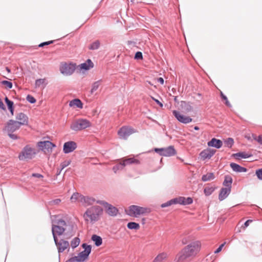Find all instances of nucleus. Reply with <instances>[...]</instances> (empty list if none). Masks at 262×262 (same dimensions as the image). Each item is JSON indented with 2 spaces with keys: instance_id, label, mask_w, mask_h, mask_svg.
Listing matches in <instances>:
<instances>
[{
  "instance_id": "nucleus-52",
  "label": "nucleus",
  "mask_w": 262,
  "mask_h": 262,
  "mask_svg": "<svg viewBox=\"0 0 262 262\" xmlns=\"http://www.w3.org/2000/svg\"><path fill=\"white\" fill-rule=\"evenodd\" d=\"M226 243H224L223 244H221L219 247H218L216 250L214 251V253H218L219 252H220L223 248V247L224 246V245H225Z\"/></svg>"
},
{
  "instance_id": "nucleus-13",
  "label": "nucleus",
  "mask_w": 262,
  "mask_h": 262,
  "mask_svg": "<svg viewBox=\"0 0 262 262\" xmlns=\"http://www.w3.org/2000/svg\"><path fill=\"white\" fill-rule=\"evenodd\" d=\"M82 247L84 249V250L80 252L77 256L83 262L88 258L89 254L91 253L92 247L86 243L82 244Z\"/></svg>"
},
{
  "instance_id": "nucleus-64",
  "label": "nucleus",
  "mask_w": 262,
  "mask_h": 262,
  "mask_svg": "<svg viewBox=\"0 0 262 262\" xmlns=\"http://www.w3.org/2000/svg\"><path fill=\"white\" fill-rule=\"evenodd\" d=\"M6 71H7L8 73H10V72H11V70H10L8 67H6Z\"/></svg>"
},
{
  "instance_id": "nucleus-31",
  "label": "nucleus",
  "mask_w": 262,
  "mask_h": 262,
  "mask_svg": "<svg viewBox=\"0 0 262 262\" xmlns=\"http://www.w3.org/2000/svg\"><path fill=\"white\" fill-rule=\"evenodd\" d=\"M127 227L129 229L138 230L140 228V225L136 222H130L128 223Z\"/></svg>"
},
{
  "instance_id": "nucleus-35",
  "label": "nucleus",
  "mask_w": 262,
  "mask_h": 262,
  "mask_svg": "<svg viewBox=\"0 0 262 262\" xmlns=\"http://www.w3.org/2000/svg\"><path fill=\"white\" fill-rule=\"evenodd\" d=\"M184 200V197L180 196L178 198H176L173 199H171V200L172 203V204H179L180 205H183Z\"/></svg>"
},
{
  "instance_id": "nucleus-18",
  "label": "nucleus",
  "mask_w": 262,
  "mask_h": 262,
  "mask_svg": "<svg viewBox=\"0 0 262 262\" xmlns=\"http://www.w3.org/2000/svg\"><path fill=\"white\" fill-rule=\"evenodd\" d=\"M96 200L95 198L89 196H84L82 195L80 198V202L83 206H87L93 205ZM97 201H96L97 202Z\"/></svg>"
},
{
  "instance_id": "nucleus-25",
  "label": "nucleus",
  "mask_w": 262,
  "mask_h": 262,
  "mask_svg": "<svg viewBox=\"0 0 262 262\" xmlns=\"http://www.w3.org/2000/svg\"><path fill=\"white\" fill-rule=\"evenodd\" d=\"M232 183V178L230 176H226L225 177V179L223 182V185L226 186L225 188L229 187L230 189H231Z\"/></svg>"
},
{
  "instance_id": "nucleus-4",
  "label": "nucleus",
  "mask_w": 262,
  "mask_h": 262,
  "mask_svg": "<svg viewBox=\"0 0 262 262\" xmlns=\"http://www.w3.org/2000/svg\"><path fill=\"white\" fill-rule=\"evenodd\" d=\"M36 154L37 150L35 148L32 147L29 145H27L19 153L18 158L20 161H27L34 158Z\"/></svg>"
},
{
  "instance_id": "nucleus-15",
  "label": "nucleus",
  "mask_w": 262,
  "mask_h": 262,
  "mask_svg": "<svg viewBox=\"0 0 262 262\" xmlns=\"http://www.w3.org/2000/svg\"><path fill=\"white\" fill-rule=\"evenodd\" d=\"M37 145L41 150H47L48 151L52 150V148L55 146V144L49 141H40L38 142Z\"/></svg>"
},
{
  "instance_id": "nucleus-9",
  "label": "nucleus",
  "mask_w": 262,
  "mask_h": 262,
  "mask_svg": "<svg viewBox=\"0 0 262 262\" xmlns=\"http://www.w3.org/2000/svg\"><path fill=\"white\" fill-rule=\"evenodd\" d=\"M55 244L58 249L59 253L63 252L66 249L70 247L69 243L63 239L59 240L57 235H53Z\"/></svg>"
},
{
  "instance_id": "nucleus-34",
  "label": "nucleus",
  "mask_w": 262,
  "mask_h": 262,
  "mask_svg": "<svg viewBox=\"0 0 262 262\" xmlns=\"http://www.w3.org/2000/svg\"><path fill=\"white\" fill-rule=\"evenodd\" d=\"M100 45V41L99 40H96L90 45L89 49L92 50H97L99 48Z\"/></svg>"
},
{
  "instance_id": "nucleus-49",
  "label": "nucleus",
  "mask_w": 262,
  "mask_h": 262,
  "mask_svg": "<svg viewBox=\"0 0 262 262\" xmlns=\"http://www.w3.org/2000/svg\"><path fill=\"white\" fill-rule=\"evenodd\" d=\"M135 59H142L143 58V55L142 52L138 51L137 52L135 55Z\"/></svg>"
},
{
  "instance_id": "nucleus-19",
  "label": "nucleus",
  "mask_w": 262,
  "mask_h": 262,
  "mask_svg": "<svg viewBox=\"0 0 262 262\" xmlns=\"http://www.w3.org/2000/svg\"><path fill=\"white\" fill-rule=\"evenodd\" d=\"M16 119L18 123H20L21 125H27L28 123V118L26 115L23 113L18 114L16 116Z\"/></svg>"
},
{
  "instance_id": "nucleus-10",
  "label": "nucleus",
  "mask_w": 262,
  "mask_h": 262,
  "mask_svg": "<svg viewBox=\"0 0 262 262\" xmlns=\"http://www.w3.org/2000/svg\"><path fill=\"white\" fill-rule=\"evenodd\" d=\"M136 132H137V130L133 127L124 126L118 130V134L121 138L126 140L130 135Z\"/></svg>"
},
{
  "instance_id": "nucleus-6",
  "label": "nucleus",
  "mask_w": 262,
  "mask_h": 262,
  "mask_svg": "<svg viewBox=\"0 0 262 262\" xmlns=\"http://www.w3.org/2000/svg\"><path fill=\"white\" fill-rule=\"evenodd\" d=\"M147 208L140 207L137 205H131L129 207L126 213L130 216L137 217L148 212Z\"/></svg>"
},
{
  "instance_id": "nucleus-58",
  "label": "nucleus",
  "mask_w": 262,
  "mask_h": 262,
  "mask_svg": "<svg viewBox=\"0 0 262 262\" xmlns=\"http://www.w3.org/2000/svg\"><path fill=\"white\" fill-rule=\"evenodd\" d=\"M257 142L260 143L262 144V136H259L257 138V139H255Z\"/></svg>"
},
{
  "instance_id": "nucleus-61",
  "label": "nucleus",
  "mask_w": 262,
  "mask_h": 262,
  "mask_svg": "<svg viewBox=\"0 0 262 262\" xmlns=\"http://www.w3.org/2000/svg\"><path fill=\"white\" fill-rule=\"evenodd\" d=\"M154 100L155 101V102L158 104H159L161 107H162L163 106V104L160 102L157 99H154Z\"/></svg>"
},
{
  "instance_id": "nucleus-54",
  "label": "nucleus",
  "mask_w": 262,
  "mask_h": 262,
  "mask_svg": "<svg viewBox=\"0 0 262 262\" xmlns=\"http://www.w3.org/2000/svg\"><path fill=\"white\" fill-rule=\"evenodd\" d=\"M13 133H8V136L11 138V139L13 140L17 139L18 138L17 135L12 134Z\"/></svg>"
},
{
  "instance_id": "nucleus-60",
  "label": "nucleus",
  "mask_w": 262,
  "mask_h": 262,
  "mask_svg": "<svg viewBox=\"0 0 262 262\" xmlns=\"http://www.w3.org/2000/svg\"><path fill=\"white\" fill-rule=\"evenodd\" d=\"M158 81L161 84L164 83V79L162 77H160L158 79Z\"/></svg>"
},
{
  "instance_id": "nucleus-12",
  "label": "nucleus",
  "mask_w": 262,
  "mask_h": 262,
  "mask_svg": "<svg viewBox=\"0 0 262 262\" xmlns=\"http://www.w3.org/2000/svg\"><path fill=\"white\" fill-rule=\"evenodd\" d=\"M21 125L20 123H18L17 121L11 119L7 122L5 129L8 133H13L18 129Z\"/></svg>"
},
{
  "instance_id": "nucleus-3",
  "label": "nucleus",
  "mask_w": 262,
  "mask_h": 262,
  "mask_svg": "<svg viewBox=\"0 0 262 262\" xmlns=\"http://www.w3.org/2000/svg\"><path fill=\"white\" fill-rule=\"evenodd\" d=\"M102 211V208L99 206H93L86 210L83 214V217L87 221L89 219L91 222H95L99 220Z\"/></svg>"
},
{
  "instance_id": "nucleus-17",
  "label": "nucleus",
  "mask_w": 262,
  "mask_h": 262,
  "mask_svg": "<svg viewBox=\"0 0 262 262\" xmlns=\"http://www.w3.org/2000/svg\"><path fill=\"white\" fill-rule=\"evenodd\" d=\"M216 150L214 149L207 148L202 151L200 154V156L203 160L211 158L215 154Z\"/></svg>"
},
{
  "instance_id": "nucleus-7",
  "label": "nucleus",
  "mask_w": 262,
  "mask_h": 262,
  "mask_svg": "<svg viewBox=\"0 0 262 262\" xmlns=\"http://www.w3.org/2000/svg\"><path fill=\"white\" fill-rule=\"evenodd\" d=\"M154 150L160 156L164 157H171L177 154L173 146H169L165 148H155Z\"/></svg>"
},
{
  "instance_id": "nucleus-48",
  "label": "nucleus",
  "mask_w": 262,
  "mask_h": 262,
  "mask_svg": "<svg viewBox=\"0 0 262 262\" xmlns=\"http://www.w3.org/2000/svg\"><path fill=\"white\" fill-rule=\"evenodd\" d=\"M45 79H38L35 81V85L36 87H39L41 84L45 82Z\"/></svg>"
},
{
  "instance_id": "nucleus-28",
  "label": "nucleus",
  "mask_w": 262,
  "mask_h": 262,
  "mask_svg": "<svg viewBox=\"0 0 262 262\" xmlns=\"http://www.w3.org/2000/svg\"><path fill=\"white\" fill-rule=\"evenodd\" d=\"M181 106L186 112H189L192 110V107L186 101L181 102Z\"/></svg>"
},
{
  "instance_id": "nucleus-27",
  "label": "nucleus",
  "mask_w": 262,
  "mask_h": 262,
  "mask_svg": "<svg viewBox=\"0 0 262 262\" xmlns=\"http://www.w3.org/2000/svg\"><path fill=\"white\" fill-rule=\"evenodd\" d=\"M214 179V176L213 173L210 172L206 174H204L202 177V180L204 182L212 180Z\"/></svg>"
},
{
  "instance_id": "nucleus-8",
  "label": "nucleus",
  "mask_w": 262,
  "mask_h": 262,
  "mask_svg": "<svg viewBox=\"0 0 262 262\" xmlns=\"http://www.w3.org/2000/svg\"><path fill=\"white\" fill-rule=\"evenodd\" d=\"M96 203L97 204H100L104 206L106 212L110 215L112 216H115L118 213L119 210L118 209L113 206V205L108 204L106 202L104 201L98 200Z\"/></svg>"
},
{
  "instance_id": "nucleus-2",
  "label": "nucleus",
  "mask_w": 262,
  "mask_h": 262,
  "mask_svg": "<svg viewBox=\"0 0 262 262\" xmlns=\"http://www.w3.org/2000/svg\"><path fill=\"white\" fill-rule=\"evenodd\" d=\"M201 243L199 241H194L183 248L176 256V262H182L186 258L195 256L200 251Z\"/></svg>"
},
{
  "instance_id": "nucleus-46",
  "label": "nucleus",
  "mask_w": 262,
  "mask_h": 262,
  "mask_svg": "<svg viewBox=\"0 0 262 262\" xmlns=\"http://www.w3.org/2000/svg\"><path fill=\"white\" fill-rule=\"evenodd\" d=\"M27 100L31 103H34L36 102V99L32 96L28 95L26 97Z\"/></svg>"
},
{
  "instance_id": "nucleus-44",
  "label": "nucleus",
  "mask_w": 262,
  "mask_h": 262,
  "mask_svg": "<svg viewBox=\"0 0 262 262\" xmlns=\"http://www.w3.org/2000/svg\"><path fill=\"white\" fill-rule=\"evenodd\" d=\"M193 202L192 199L190 197H188L187 198H185L184 197V200H183V205H190L192 204Z\"/></svg>"
},
{
  "instance_id": "nucleus-36",
  "label": "nucleus",
  "mask_w": 262,
  "mask_h": 262,
  "mask_svg": "<svg viewBox=\"0 0 262 262\" xmlns=\"http://www.w3.org/2000/svg\"><path fill=\"white\" fill-rule=\"evenodd\" d=\"M122 162L125 163V165H126L132 163H139V161L133 158H130L124 160Z\"/></svg>"
},
{
  "instance_id": "nucleus-32",
  "label": "nucleus",
  "mask_w": 262,
  "mask_h": 262,
  "mask_svg": "<svg viewBox=\"0 0 262 262\" xmlns=\"http://www.w3.org/2000/svg\"><path fill=\"white\" fill-rule=\"evenodd\" d=\"M125 166V163L120 162L113 167V170L116 173L118 170H122Z\"/></svg>"
},
{
  "instance_id": "nucleus-30",
  "label": "nucleus",
  "mask_w": 262,
  "mask_h": 262,
  "mask_svg": "<svg viewBox=\"0 0 262 262\" xmlns=\"http://www.w3.org/2000/svg\"><path fill=\"white\" fill-rule=\"evenodd\" d=\"M166 257V254L162 253L157 255L154 259L153 262H162Z\"/></svg>"
},
{
  "instance_id": "nucleus-20",
  "label": "nucleus",
  "mask_w": 262,
  "mask_h": 262,
  "mask_svg": "<svg viewBox=\"0 0 262 262\" xmlns=\"http://www.w3.org/2000/svg\"><path fill=\"white\" fill-rule=\"evenodd\" d=\"M207 144L208 146L219 149L222 146L223 142L221 140L213 138L208 142Z\"/></svg>"
},
{
  "instance_id": "nucleus-5",
  "label": "nucleus",
  "mask_w": 262,
  "mask_h": 262,
  "mask_svg": "<svg viewBox=\"0 0 262 262\" xmlns=\"http://www.w3.org/2000/svg\"><path fill=\"white\" fill-rule=\"evenodd\" d=\"M91 125V123L89 120L79 119L73 122L70 126V128L73 130L78 131L85 129L90 127Z\"/></svg>"
},
{
  "instance_id": "nucleus-24",
  "label": "nucleus",
  "mask_w": 262,
  "mask_h": 262,
  "mask_svg": "<svg viewBox=\"0 0 262 262\" xmlns=\"http://www.w3.org/2000/svg\"><path fill=\"white\" fill-rule=\"evenodd\" d=\"M69 106L70 107L76 106L78 108H82L83 107V104L81 101L79 99H74L69 102Z\"/></svg>"
},
{
  "instance_id": "nucleus-57",
  "label": "nucleus",
  "mask_w": 262,
  "mask_h": 262,
  "mask_svg": "<svg viewBox=\"0 0 262 262\" xmlns=\"http://www.w3.org/2000/svg\"><path fill=\"white\" fill-rule=\"evenodd\" d=\"M0 108L2 109L3 110H6V107H5L4 104L1 99H0Z\"/></svg>"
},
{
  "instance_id": "nucleus-39",
  "label": "nucleus",
  "mask_w": 262,
  "mask_h": 262,
  "mask_svg": "<svg viewBox=\"0 0 262 262\" xmlns=\"http://www.w3.org/2000/svg\"><path fill=\"white\" fill-rule=\"evenodd\" d=\"M100 82H101V80H98V81L95 82L93 84L92 87V89L91 90V94H93L94 92H95L97 90V89H98V88L100 85Z\"/></svg>"
},
{
  "instance_id": "nucleus-33",
  "label": "nucleus",
  "mask_w": 262,
  "mask_h": 262,
  "mask_svg": "<svg viewBox=\"0 0 262 262\" xmlns=\"http://www.w3.org/2000/svg\"><path fill=\"white\" fill-rule=\"evenodd\" d=\"M224 146L231 148L234 144V140L231 138H228L224 141Z\"/></svg>"
},
{
  "instance_id": "nucleus-51",
  "label": "nucleus",
  "mask_w": 262,
  "mask_h": 262,
  "mask_svg": "<svg viewBox=\"0 0 262 262\" xmlns=\"http://www.w3.org/2000/svg\"><path fill=\"white\" fill-rule=\"evenodd\" d=\"M171 205H173V204H172V203L171 202V200H170L167 201V202L162 204L161 206L162 208H165V207L169 206H170Z\"/></svg>"
},
{
  "instance_id": "nucleus-59",
  "label": "nucleus",
  "mask_w": 262,
  "mask_h": 262,
  "mask_svg": "<svg viewBox=\"0 0 262 262\" xmlns=\"http://www.w3.org/2000/svg\"><path fill=\"white\" fill-rule=\"evenodd\" d=\"M225 104L228 107H231V105L230 104V103L229 102V101H228V99H227V100H225Z\"/></svg>"
},
{
  "instance_id": "nucleus-62",
  "label": "nucleus",
  "mask_w": 262,
  "mask_h": 262,
  "mask_svg": "<svg viewBox=\"0 0 262 262\" xmlns=\"http://www.w3.org/2000/svg\"><path fill=\"white\" fill-rule=\"evenodd\" d=\"M9 110L10 111L11 114L12 115H13L14 114V108L13 107H12V108H8Z\"/></svg>"
},
{
  "instance_id": "nucleus-1",
  "label": "nucleus",
  "mask_w": 262,
  "mask_h": 262,
  "mask_svg": "<svg viewBox=\"0 0 262 262\" xmlns=\"http://www.w3.org/2000/svg\"><path fill=\"white\" fill-rule=\"evenodd\" d=\"M52 233L53 235H64L69 238L74 235L73 227L69 223H67L63 219H57L52 221Z\"/></svg>"
},
{
  "instance_id": "nucleus-22",
  "label": "nucleus",
  "mask_w": 262,
  "mask_h": 262,
  "mask_svg": "<svg viewBox=\"0 0 262 262\" xmlns=\"http://www.w3.org/2000/svg\"><path fill=\"white\" fill-rule=\"evenodd\" d=\"M230 166L234 171L237 172H246L245 167H242L241 166L236 163H231Z\"/></svg>"
},
{
  "instance_id": "nucleus-53",
  "label": "nucleus",
  "mask_w": 262,
  "mask_h": 262,
  "mask_svg": "<svg viewBox=\"0 0 262 262\" xmlns=\"http://www.w3.org/2000/svg\"><path fill=\"white\" fill-rule=\"evenodd\" d=\"M256 174L259 179L262 180V168L257 170Z\"/></svg>"
},
{
  "instance_id": "nucleus-41",
  "label": "nucleus",
  "mask_w": 262,
  "mask_h": 262,
  "mask_svg": "<svg viewBox=\"0 0 262 262\" xmlns=\"http://www.w3.org/2000/svg\"><path fill=\"white\" fill-rule=\"evenodd\" d=\"M214 190L213 187H207L204 188V192L206 195L208 196L213 192Z\"/></svg>"
},
{
  "instance_id": "nucleus-43",
  "label": "nucleus",
  "mask_w": 262,
  "mask_h": 262,
  "mask_svg": "<svg viewBox=\"0 0 262 262\" xmlns=\"http://www.w3.org/2000/svg\"><path fill=\"white\" fill-rule=\"evenodd\" d=\"M5 101L6 103L7 104L8 108L13 107V104H14L13 102L11 100H10L8 98V97H6L5 98Z\"/></svg>"
},
{
  "instance_id": "nucleus-11",
  "label": "nucleus",
  "mask_w": 262,
  "mask_h": 262,
  "mask_svg": "<svg viewBox=\"0 0 262 262\" xmlns=\"http://www.w3.org/2000/svg\"><path fill=\"white\" fill-rule=\"evenodd\" d=\"M76 64L74 63H64L62 64L60 68L61 73L64 75H71L75 71Z\"/></svg>"
},
{
  "instance_id": "nucleus-21",
  "label": "nucleus",
  "mask_w": 262,
  "mask_h": 262,
  "mask_svg": "<svg viewBox=\"0 0 262 262\" xmlns=\"http://www.w3.org/2000/svg\"><path fill=\"white\" fill-rule=\"evenodd\" d=\"M231 191V189L229 187L228 188H222L221 190L219 195V199L220 201H223L225 199H226L228 195L229 194Z\"/></svg>"
},
{
  "instance_id": "nucleus-40",
  "label": "nucleus",
  "mask_w": 262,
  "mask_h": 262,
  "mask_svg": "<svg viewBox=\"0 0 262 262\" xmlns=\"http://www.w3.org/2000/svg\"><path fill=\"white\" fill-rule=\"evenodd\" d=\"M61 202V200L59 199H56L55 200H52L48 202V205L49 206H53L55 205H58Z\"/></svg>"
},
{
  "instance_id": "nucleus-42",
  "label": "nucleus",
  "mask_w": 262,
  "mask_h": 262,
  "mask_svg": "<svg viewBox=\"0 0 262 262\" xmlns=\"http://www.w3.org/2000/svg\"><path fill=\"white\" fill-rule=\"evenodd\" d=\"M1 84L2 85H5L9 89H12L13 86V84L11 82L7 81V80H3L1 81Z\"/></svg>"
},
{
  "instance_id": "nucleus-45",
  "label": "nucleus",
  "mask_w": 262,
  "mask_h": 262,
  "mask_svg": "<svg viewBox=\"0 0 262 262\" xmlns=\"http://www.w3.org/2000/svg\"><path fill=\"white\" fill-rule=\"evenodd\" d=\"M66 262H82L78 256H75L68 259Z\"/></svg>"
},
{
  "instance_id": "nucleus-16",
  "label": "nucleus",
  "mask_w": 262,
  "mask_h": 262,
  "mask_svg": "<svg viewBox=\"0 0 262 262\" xmlns=\"http://www.w3.org/2000/svg\"><path fill=\"white\" fill-rule=\"evenodd\" d=\"M77 147L76 143L74 141H68L64 143L63 151L65 154L73 151Z\"/></svg>"
},
{
  "instance_id": "nucleus-55",
  "label": "nucleus",
  "mask_w": 262,
  "mask_h": 262,
  "mask_svg": "<svg viewBox=\"0 0 262 262\" xmlns=\"http://www.w3.org/2000/svg\"><path fill=\"white\" fill-rule=\"evenodd\" d=\"M32 176L33 177L38 178H42L43 177L42 174H39V173H34L32 174Z\"/></svg>"
},
{
  "instance_id": "nucleus-50",
  "label": "nucleus",
  "mask_w": 262,
  "mask_h": 262,
  "mask_svg": "<svg viewBox=\"0 0 262 262\" xmlns=\"http://www.w3.org/2000/svg\"><path fill=\"white\" fill-rule=\"evenodd\" d=\"M53 40L43 42L38 45L39 47H43L45 46L49 45L53 42Z\"/></svg>"
},
{
  "instance_id": "nucleus-56",
  "label": "nucleus",
  "mask_w": 262,
  "mask_h": 262,
  "mask_svg": "<svg viewBox=\"0 0 262 262\" xmlns=\"http://www.w3.org/2000/svg\"><path fill=\"white\" fill-rule=\"evenodd\" d=\"M220 95H221V97L222 98V99L223 100H227V97H226V96H225L222 92H221V93H220Z\"/></svg>"
},
{
  "instance_id": "nucleus-37",
  "label": "nucleus",
  "mask_w": 262,
  "mask_h": 262,
  "mask_svg": "<svg viewBox=\"0 0 262 262\" xmlns=\"http://www.w3.org/2000/svg\"><path fill=\"white\" fill-rule=\"evenodd\" d=\"M231 156L236 159H239L240 158L246 159V152H239L236 154H233Z\"/></svg>"
},
{
  "instance_id": "nucleus-23",
  "label": "nucleus",
  "mask_w": 262,
  "mask_h": 262,
  "mask_svg": "<svg viewBox=\"0 0 262 262\" xmlns=\"http://www.w3.org/2000/svg\"><path fill=\"white\" fill-rule=\"evenodd\" d=\"M79 67L80 69L88 70L90 68H92L94 67V64L92 60L89 59L86 60L85 62H84L80 64Z\"/></svg>"
},
{
  "instance_id": "nucleus-26",
  "label": "nucleus",
  "mask_w": 262,
  "mask_h": 262,
  "mask_svg": "<svg viewBox=\"0 0 262 262\" xmlns=\"http://www.w3.org/2000/svg\"><path fill=\"white\" fill-rule=\"evenodd\" d=\"M92 240L94 242L96 246H100L102 243V239L101 237L96 234H94L92 236Z\"/></svg>"
},
{
  "instance_id": "nucleus-63",
  "label": "nucleus",
  "mask_w": 262,
  "mask_h": 262,
  "mask_svg": "<svg viewBox=\"0 0 262 262\" xmlns=\"http://www.w3.org/2000/svg\"><path fill=\"white\" fill-rule=\"evenodd\" d=\"M250 158H251L250 156H248V155H247V159H249V160H248V161L247 160V162H251L252 161H254V160L251 159Z\"/></svg>"
},
{
  "instance_id": "nucleus-29",
  "label": "nucleus",
  "mask_w": 262,
  "mask_h": 262,
  "mask_svg": "<svg viewBox=\"0 0 262 262\" xmlns=\"http://www.w3.org/2000/svg\"><path fill=\"white\" fill-rule=\"evenodd\" d=\"M82 194L78 192H75L72 194L70 199L72 202H75L76 201L80 202V198L82 197Z\"/></svg>"
},
{
  "instance_id": "nucleus-47",
  "label": "nucleus",
  "mask_w": 262,
  "mask_h": 262,
  "mask_svg": "<svg viewBox=\"0 0 262 262\" xmlns=\"http://www.w3.org/2000/svg\"><path fill=\"white\" fill-rule=\"evenodd\" d=\"M70 163H71L70 160H67V161H64L63 162H62L60 165V166L61 167V169H63L65 167H67L68 165H69L70 164Z\"/></svg>"
},
{
  "instance_id": "nucleus-38",
  "label": "nucleus",
  "mask_w": 262,
  "mask_h": 262,
  "mask_svg": "<svg viewBox=\"0 0 262 262\" xmlns=\"http://www.w3.org/2000/svg\"><path fill=\"white\" fill-rule=\"evenodd\" d=\"M80 243V239L78 237H75L71 243V247L74 249L77 247Z\"/></svg>"
},
{
  "instance_id": "nucleus-14",
  "label": "nucleus",
  "mask_w": 262,
  "mask_h": 262,
  "mask_svg": "<svg viewBox=\"0 0 262 262\" xmlns=\"http://www.w3.org/2000/svg\"><path fill=\"white\" fill-rule=\"evenodd\" d=\"M172 114L181 123L187 124L192 121V119L190 117L182 115L179 112L176 110L173 111Z\"/></svg>"
}]
</instances>
